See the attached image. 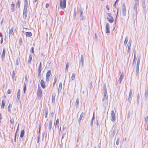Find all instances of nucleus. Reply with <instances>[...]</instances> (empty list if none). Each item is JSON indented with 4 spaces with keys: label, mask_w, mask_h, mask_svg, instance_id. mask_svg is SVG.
Returning a JSON list of instances; mask_svg holds the SVG:
<instances>
[{
    "label": "nucleus",
    "mask_w": 148,
    "mask_h": 148,
    "mask_svg": "<svg viewBox=\"0 0 148 148\" xmlns=\"http://www.w3.org/2000/svg\"><path fill=\"white\" fill-rule=\"evenodd\" d=\"M66 0H59V8L64 10L66 7Z\"/></svg>",
    "instance_id": "f257e3e1"
},
{
    "label": "nucleus",
    "mask_w": 148,
    "mask_h": 148,
    "mask_svg": "<svg viewBox=\"0 0 148 148\" xmlns=\"http://www.w3.org/2000/svg\"><path fill=\"white\" fill-rule=\"evenodd\" d=\"M103 104L104 107L107 106L108 105V100L107 95H104V97L103 99Z\"/></svg>",
    "instance_id": "f03ea898"
},
{
    "label": "nucleus",
    "mask_w": 148,
    "mask_h": 148,
    "mask_svg": "<svg viewBox=\"0 0 148 148\" xmlns=\"http://www.w3.org/2000/svg\"><path fill=\"white\" fill-rule=\"evenodd\" d=\"M108 17H107V20L110 23H112L113 22L114 18L111 15V14L109 13H107Z\"/></svg>",
    "instance_id": "7ed1b4c3"
},
{
    "label": "nucleus",
    "mask_w": 148,
    "mask_h": 148,
    "mask_svg": "<svg viewBox=\"0 0 148 148\" xmlns=\"http://www.w3.org/2000/svg\"><path fill=\"white\" fill-rule=\"evenodd\" d=\"M79 12H80V15H79V18L80 19L82 20L84 18V16L82 15V13H83V10H82V8L80 7L79 8Z\"/></svg>",
    "instance_id": "20e7f679"
},
{
    "label": "nucleus",
    "mask_w": 148,
    "mask_h": 148,
    "mask_svg": "<svg viewBox=\"0 0 148 148\" xmlns=\"http://www.w3.org/2000/svg\"><path fill=\"white\" fill-rule=\"evenodd\" d=\"M111 116L112 118L111 121H114L115 119V113L113 110L111 111Z\"/></svg>",
    "instance_id": "39448f33"
},
{
    "label": "nucleus",
    "mask_w": 148,
    "mask_h": 148,
    "mask_svg": "<svg viewBox=\"0 0 148 148\" xmlns=\"http://www.w3.org/2000/svg\"><path fill=\"white\" fill-rule=\"evenodd\" d=\"M110 25L108 23L106 24V32L107 33H110Z\"/></svg>",
    "instance_id": "423d86ee"
},
{
    "label": "nucleus",
    "mask_w": 148,
    "mask_h": 148,
    "mask_svg": "<svg viewBox=\"0 0 148 148\" xmlns=\"http://www.w3.org/2000/svg\"><path fill=\"white\" fill-rule=\"evenodd\" d=\"M140 62V58H138V60L137 62L136 63V72H138L139 71V66Z\"/></svg>",
    "instance_id": "0eeeda50"
},
{
    "label": "nucleus",
    "mask_w": 148,
    "mask_h": 148,
    "mask_svg": "<svg viewBox=\"0 0 148 148\" xmlns=\"http://www.w3.org/2000/svg\"><path fill=\"white\" fill-rule=\"evenodd\" d=\"M51 74V71L50 70H49L46 74V80L47 81H49L50 76Z\"/></svg>",
    "instance_id": "6e6552de"
},
{
    "label": "nucleus",
    "mask_w": 148,
    "mask_h": 148,
    "mask_svg": "<svg viewBox=\"0 0 148 148\" xmlns=\"http://www.w3.org/2000/svg\"><path fill=\"white\" fill-rule=\"evenodd\" d=\"M5 48H4L3 49V52H2V54L1 57V58L2 59V60L3 61L4 60V58L5 57Z\"/></svg>",
    "instance_id": "1a4fd4ad"
},
{
    "label": "nucleus",
    "mask_w": 148,
    "mask_h": 148,
    "mask_svg": "<svg viewBox=\"0 0 148 148\" xmlns=\"http://www.w3.org/2000/svg\"><path fill=\"white\" fill-rule=\"evenodd\" d=\"M56 96V94L55 93H52V102L54 103L55 101V97Z\"/></svg>",
    "instance_id": "9d476101"
},
{
    "label": "nucleus",
    "mask_w": 148,
    "mask_h": 148,
    "mask_svg": "<svg viewBox=\"0 0 148 148\" xmlns=\"http://www.w3.org/2000/svg\"><path fill=\"white\" fill-rule=\"evenodd\" d=\"M41 69H42V66H39L38 67V70H37V72H38V76L39 77L40 75Z\"/></svg>",
    "instance_id": "9b49d317"
},
{
    "label": "nucleus",
    "mask_w": 148,
    "mask_h": 148,
    "mask_svg": "<svg viewBox=\"0 0 148 148\" xmlns=\"http://www.w3.org/2000/svg\"><path fill=\"white\" fill-rule=\"evenodd\" d=\"M52 123V120H50L48 124V129L49 131H51V129Z\"/></svg>",
    "instance_id": "f8f14e48"
},
{
    "label": "nucleus",
    "mask_w": 148,
    "mask_h": 148,
    "mask_svg": "<svg viewBox=\"0 0 148 148\" xmlns=\"http://www.w3.org/2000/svg\"><path fill=\"white\" fill-rule=\"evenodd\" d=\"M42 94V92L41 89L38 87V90L37 92V95L40 97V98H41V95Z\"/></svg>",
    "instance_id": "ddd939ff"
},
{
    "label": "nucleus",
    "mask_w": 148,
    "mask_h": 148,
    "mask_svg": "<svg viewBox=\"0 0 148 148\" xmlns=\"http://www.w3.org/2000/svg\"><path fill=\"white\" fill-rule=\"evenodd\" d=\"M79 64L82 66L84 64V57L82 55L81 56L80 61H79Z\"/></svg>",
    "instance_id": "4468645a"
},
{
    "label": "nucleus",
    "mask_w": 148,
    "mask_h": 148,
    "mask_svg": "<svg viewBox=\"0 0 148 148\" xmlns=\"http://www.w3.org/2000/svg\"><path fill=\"white\" fill-rule=\"evenodd\" d=\"M40 85L44 89L45 88L46 86L44 82L42 79L40 81Z\"/></svg>",
    "instance_id": "2eb2a0df"
},
{
    "label": "nucleus",
    "mask_w": 148,
    "mask_h": 148,
    "mask_svg": "<svg viewBox=\"0 0 148 148\" xmlns=\"http://www.w3.org/2000/svg\"><path fill=\"white\" fill-rule=\"evenodd\" d=\"M103 92L104 95H107V92L106 87V86L105 84L103 85Z\"/></svg>",
    "instance_id": "dca6fc26"
},
{
    "label": "nucleus",
    "mask_w": 148,
    "mask_h": 148,
    "mask_svg": "<svg viewBox=\"0 0 148 148\" xmlns=\"http://www.w3.org/2000/svg\"><path fill=\"white\" fill-rule=\"evenodd\" d=\"M14 30V29L13 27H12L9 30V35L10 37V36H12L13 34V32Z\"/></svg>",
    "instance_id": "f3484780"
},
{
    "label": "nucleus",
    "mask_w": 148,
    "mask_h": 148,
    "mask_svg": "<svg viewBox=\"0 0 148 148\" xmlns=\"http://www.w3.org/2000/svg\"><path fill=\"white\" fill-rule=\"evenodd\" d=\"M122 10H123V14L124 15H125L126 14V7L124 5H123L122 7Z\"/></svg>",
    "instance_id": "a211bd4d"
},
{
    "label": "nucleus",
    "mask_w": 148,
    "mask_h": 148,
    "mask_svg": "<svg viewBox=\"0 0 148 148\" xmlns=\"http://www.w3.org/2000/svg\"><path fill=\"white\" fill-rule=\"evenodd\" d=\"M84 113L83 112H82L81 113V114L80 117L78 119V122H79V123L80 122V121L82 120V119L84 116Z\"/></svg>",
    "instance_id": "6ab92c4d"
},
{
    "label": "nucleus",
    "mask_w": 148,
    "mask_h": 148,
    "mask_svg": "<svg viewBox=\"0 0 148 148\" xmlns=\"http://www.w3.org/2000/svg\"><path fill=\"white\" fill-rule=\"evenodd\" d=\"M32 56L31 54H30L29 56V58L28 61V64H30L32 60Z\"/></svg>",
    "instance_id": "aec40b11"
},
{
    "label": "nucleus",
    "mask_w": 148,
    "mask_h": 148,
    "mask_svg": "<svg viewBox=\"0 0 148 148\" xmlns=\"http://www.w3.org/2000/svg\"><path fill=\"white\" fill-rule=\"evenodd\" d=\"M79 99L78 98H77L76 99V102L75 103V105L76 107V108H77L78 106V105H79Z\"/></svg>",
    "instance_id": "412c9836"
},
{
    "label": "nucleus",
    "mask_w": 148,
    "mask_h": 148,
    "mask_svg": "<svg viewBox=\"0 0 148 148\" xmlns=\"http://www.w3.org/2000/svg\"><path fill=\"white\" fill-rule=\"evenodd\" d=\"M26 35L27 36L31 37L32 36V34L30 32H27L26 33Z\"/></svg>",
    "instance_id": "4be33fe9"
},
{
    "label": "nucleus",
    "mask_w": 148,
    "mask_h": 148,
    "mask_svg": "<svg viewBox=\"0 0 148 148\" xmlns=\"http://www.w3.org/2000/svg\"><path fill=\"white\" fill-rule=\"evenodd\" d=\"M15 5L14 3H12L11 5V9L12 12H13L14 10V6Z\"/></svg>",
    "instance_id": "5701e85b"
},
{
    "label": "nucleus",
    "mask_w": 148,
    "mask_h": 148,
    "mask_svg": "<svg viewBox=\"0 0 148 148\" xmlns=\"http://www.w3.org/2000/svg\"><path fill=\"white\" fill-rule=\"evenodd\" d=\"M25 133L24 130H23L21 131L20 137L21 138H22L24 136V135Z\"/></svg>",
    "instance_id": "b1692460"
},
{
    "label": "nucleus",
    "mask_w": 148,
    "mask_h": 148,
    "mask_svg": "<svg viewBox=\"0 0 148 148\" xmlns=\"http://www.w3.org/2000/svg\"><path fill=\"white\" fill-rule=\"evenodd\" d=\"M69 67V62H67L66 64V68L65 69V71L66 73H67L68 72V68Z\"/></svg>",
    "instance_id": "393cba45"
},
{
    "label": "nucleus",
    "mask_w": 148,
    "mask_h": 148,
    "mask_svg": "<svg viewBox=\"0 0 148 148\" xmlns=\"http://www.w3.org/2000/svg\"><path fill=\"white\" fill-rule=\"evenodd\" d=\"M62 88V82H60L59 84V85L58 88V91H59L60 90H61Z\"/></svg>",
    "instance_id": "a878e982"
},
{
    "label": "nucleus",
    "mask_w": 148,
    "mask_h": 148,
    "mask_svg": "<svg viewBox=\"0 0 148 148\" xmlns=\"http://www.w3.org/2000/svg\"><path fill=\"white\" fill-rule=\"evenodd\" d=\"M5 102H4L3 101V100L2 101L1 103V108H4V107L5 105Z\"/></svg>",
    "instance_id": "bb28decb"
},
{
    "label": "nucleus",
    "mask_w": 148,
    "mask_h": 148,
    "mask_svg": "<svg viewBox=\"0 0 148 148\" xmlns=\"http://www.w3.org/2000/svg\"><path fill=\"white\" fill-rule=\"evenodd\" d=\"M11 109V103H10L8 105V111L9 112H10Z\"/></svg>",
    "instance_id": "cd10ccee"
},
{
    "label": "nucleus",
    "mask_w": 148,
    "mask_h": 148,
    "mask_svg": "<svg viewBox=\"0 0 148 148\" xmlns=\"http://www.w3.org/2000/svg\"><path fill=\"white\" fill-rule=\"evenodd\" d=\"M59 123V120L58 119H57L55 123L54 124L55 125V127H56L57 125L58 126V124Z\"/></svg>",
    "instance_id": "c85d7f7f"
},
{
    "label": "nucleus",
    "mask_w": 148,
    "mask_h": 148,
    "mask_svg": "<svg viewBox=\"0 0 148 148\" xmlns=\"http://www.w3.org/2000/svg\"><path fill=\"white\" fill-rule=\"evenodd\" d=\"M71 78L72 80H74L75 79V75L74 73L72 74Z\"/></svg>",
    "instance_id": "c756f323"
},
{
    "label": "nucleus",
    "mask_w": 148,
    "mask_h": 148,
    "mask_svg": "<svg viewBox=\"0 0 148 148\" xmlns=\"http://www.w3.org/2000/svg\"><path fill=\"white\" fill-rule=\"evenodd\" d=\"M27 8H24L23 11V13H24V14L27 13Z\"/></svg>",
    "instance_id": "7c9ffc66"
},
{
    "label": "nucleus",
    "mask_w": 148,
    "mask_h": 148,
    "mask_svg": "<svg viewBox=\"0 0 148 148\" xmlns=\"http://www.w3.org/2000/svg\"><path fill=\"white\" fill-rule=\"evenodd\" d=\"M23 16L24 19H26L27 16V13H23Z\"/></svg>",
    "instance_id": "2f4dec72"
},
{
    "label": "nucleus",
    "mask_w": 148,
    "mask_h": 148,
    "mask_svg": "<svg viewBox=\"0 0 148 148\" xmlns=\"http://www.w3.org/2000/svg\"><path fill=\"white\" fill-rule=\"evenodd\" d=\"M45 118H47V115L48 114V110L47 109L46 110L45 112Z\"/></svg>",
    "instance_id": "473e14b6"
},
{
    "label": "nucleus",
    "mask_w": 148,
    "mask_h": 148,
    "mask_svg": "<svg viewBox=\"0 0 148 148\" xmlns=\"http://www.w3.org/2000/svg\"><path fill=\"white\" fill-rule=\"evenodd\" d=\"M128 41V38H127L126 37L125 40L124 42V43L125 44H126L127 43Z\"/></svg>",
    "instance_id": "72a5a7b5"
},
{
    "label": "nucleus",
    "mask_w": 148,
    "mask_h": 148,
    "mask_svg": "<svg viewBox=\"0 0 148 148\" xmlns=\"http://www.w3.org/2000/svg\"><path fill=\"white\" fill-rule=\"evenodd\" d=\"M10 122L11 124H13L14 123V119L13 118H12L11 119Z\"/></svg>",
    "instance_id": "f704fd0d"
},
{
    "label": "nucleus",
    "mask_w": 148,
    "mask_h": 148,
    "mask_svg": "<svg viewBox=\"0 0 148 148\" xmlns=\"http://www.w3.org/2000/svg\"><path fill=\"white\" fill-rule=\"evenodd\" d=\"M22 43V39L21 38H19V43L20 45H21Z\"/></svg>",
    "instance_id": "c9c22d12"
},
{
    "label": "nucleus",
    "mask_w": 148,
    "mask_h": 148,
    "mask_svg": "<svg viewBox=\"0 0 148 148\" xmlns=\"http://www.w3.org/2000/svg\"><path fill=\"white\" fill-rule=\"evenodd\" d=\"M25 4L24 6V8H27V7L28 6V3H24Z\"/></svg>",
    "instance_id": "e433bc0d"
},
{
    "label": "nucleus",
    "mask_w": 148,
    "mask_h": 148,
    "mask_svg": "<svg viewBox=\"0 0 148 148\" xmlns=\"http://www.w3.org/2000/svg\"><path fill=\"white\" fill-rule=\"evenodd\" d=\"M15 75V72L14 71H13L12 72V78H14Z\"/></svg>",
    "instance_id": "4c0bfd02"
},
{
    "label": "nucleus",
    "mask_w": 148,
    "mask_h": 148,
    "mask_svg": "<svg viewBox=\"0 0 148 148\" xmlns=\"http://www.w3.org/2000/svg\"><path fill=\"white\" fill-rule=\"evenodd\" d=\"M132 95V90H130L129 93V97L130 98Z\"/></svg>",
    "instance_id": "58836bf2"
},
{
    "label": "nucleus",
    "mask_w": 148,
    "mask_h": 148,
    "mask_svg": "<svg viewBox=\"0 0 148 148\" xmlns=\"http://www.w3.org/2000/svg\"><path fill=\"white\" fill-rule=\"evenodd\" d=\"M56 81H57L56 78V77H55L54 78V82H53V86H54V85L56 83Z\"/></svg>",
    "instance_id": "ea45409f"
},
{
    "label": "nucleus",
    "mask_w": 148,
    "mask_h": 148,
    "mask_svg": "<svg viewBox=\"0 0 148 148\" xmlns=\"http://www.w3.org/2000/svg\"><path fill=\"white\" fill-rule=\"evenodd\" d=\"M73 16L74 18H76V12L75 11H74Z\"/></svg>",
    "instance_id": "a19ab883"
},
{
    "label": "nucleus",
    "mask_w": 148,
    "mask_h": 148,
    "mask_svg": "<svg viewBox=\"0 0 148 148\" xmlns=\"http://www.w3.org/2000/svg\"><path fill=\"white\" fill-rule=\"evenodd\" d=\"M26 90V84L25 83H24V93L25 92V91Z\"/></svg>",
    "instance_id": "79ce46f5"
},
{
    "label": "nucleus",
    "mask_w": 148,
    "mask_h": 148,
    "mask_svg": "<svg viewBox=\"0 0 148 148\" xmlns=\"http://www.w3.org/2000/svg\"><path fill=\"white\" fill-rule=\"evenodd\" d=\"M17 4V5L18 6V7L19 8L20 7V5L19 0H18Z\"/></svg>",
    "instance_id": "37998d69"
},
{
    "label": "nucleus",
    "mask_w": 148,
    "mask_h": 148,
    "mask_svg": "<svg viewBox=\"0 0 148 148\" xmlns=\"http://www.w3.org/2000/svg\"><path fill=\"white\" fill-rule=\"evenodd\" d=\"M30 51L32 53H33L34 52V48L32 47L31 48L30 50Z\"/></svg>",
    "instance_id": "c03bdc74"
},
{
    "label": "nucleus",
    "mask_w": 148,
    "mask_h": 148,
    "mask_svg": "<svg viewBox=\"0 0 148 148\" xmlns=\"http://www.w3.org/2000/svg\"><path fill=\"white\" fill-rule=\"evenodd\" d=\"M11 89H8L7 91V93L8 94H10L11 93Z\"/></svg>",
    "instance_id": "a18cd8bd"
},
{
    "label": "nucleus",
    "mask_w": 148,
    "mask_h": 148,
    "mask_svg": "<svg viewBox=\"0 0 148 148\" xmlns=\"http://www.w3.org/2000/svg\"><path fill=\"white\" fill-rule=\"evenodd\" d=\"M145 121L146 122H147L148 121V116H147L146 117L145 119Z\"/></svg>",
    "instance_id": "49530a36"
},
{
    "label": "nucleus",
    "mask_w": 148,
    "mask_h": 148,
    "mask_svg": "<svg viewBox=\"0 0 148 148\" xmlns=\"http://www.w3.org/2000/svg\"><path fill=\"white\" fill-rule=\"evenodd\" d=\"M2 119V115L1 113H0V124L1 123V120Z\"/></svg>",
    "instance_id": "de8ad7c7"
},
{
    "label": "nucleus",
    "mask_w": 148,
    "mask_h": 148,
    "mask_svg": "<svg viewBox=\"0 0 148 148\" xmlns=\"http://www.w3.org/2000/svg\"><path fill=\"white\" fill-rule=\"evenodd\" d=\"M20 98V96H17L16 100L17 101H19Z\"/></svg>",
    "instance_id": "09e8293b"
},
{
    "label": "nucleus",
    "mask_w": 148,
    "mask_h": 148,
    "mask_svg": "<svg viewBox=\"0 0 148 148\" xmlns=\"http://www.w3.org/2000/svg\"><path fill=\"white\" fill-rule=\"evenodd\" d=\"M119 138H118L117 140V141H116V145H118L119 143Z\"/></svg>",
    "instance_id": "8fccbe9b"
},
{
    "label": "nucleus",
    "mask_w": 148,
    "mask_h": 148,
    "mask_svg": "<svg viewBox=\"0 0 148 148\" xmlns=\"http://www.w3.org/2000/svg\"><path fill=\"white\" fill-rule=\"evenodd\" d=\"M66 133H64L62 135V139L64 138V136L66 135Z\"/></svg>",
    "instance_id": "3c124183"
},
{
    "label": "nucleus",
    "mask_w": 148,
    "mask_h": 148,
    "mask_svg": "<svg viewBox=\"0 0 148 148\" xmlns=\"http://www.w3.org/2000/svg\"><path fill=\"white\" fill-rule=\"evenodd\" d=\"M16 64L17 65H18L19 64V63H18V59H17L16 60Z\"/></svg>",
    "instance_id": "603ef678"
},
{
    "label": "nucleus",
    "mask_w": 148,
    "mask_h": 148,
    "mask_svg": "<svg viewBox=\"0 0 148 148\" xmlns=\"http://www.w3.org/2000/svg\"><path fill=\"white\" fill-rule=\"evenodd\" d=\"M40 138V134L39 135H38V141L37 142L38 143L39 142V140Z\"/></svg>",
    "instance_id": "864d4df0"
},
{
    "label": "nucleus",
    "mask_w": 148,
    "mask_h": 148,
    "mask_svg": "<svg viewBox=\"0 0 148 148\" xmlns=\"http://www.w3.org/2000/svg\"><path fill=\"white\" fill-rule=\"evenodd\" d=\"M16 132L15 134V138H14V141L15 142H16Z\"/></svg>",
    "instance_id": "5fc2aeb1"
},
{
    "label": "nucleus",
    "mask_w": 148,
    "mask_h": 148,
    "mask_svg": "<svg viewBox=\"0 0 148 148\" xmlns=\"http://www.w3.org/2000/svg\"><path fill=\"white\" fill-rule=\"evenodd\" d=\"M49 6V4L48 3H47L46 4L45 7L46 8H47Z\"/></svg>",
    "instance_id": "6e6d98bb"
},
{
    "label": "nucleus",
    "mask_w": 148,
    "mask_h": 148,
    "mask_svg": "<svg viewBox=\"0 0 148 148\" xmlns=\"http://www.w3.org/2000/svg\"><path fill=\"white\" fill-rule=\"evenodd\" d=\"M19 124L18 123V127H17V130H16V132H17V131L18 130V128H19Z\"/></svg>",
    "instance_id": "4d7b16f0"
},
{
    "label": "nucleus",
    "mask_w": 148,
    "mask_h": 148,
    "mask_svg": "<svg viewBox=\"0 0 148 148\" xmlns=\"http://www.w3.org/2000/svg\"><path fill=\"white\" fill-rule=\"evenodd\" d=\"M45 133H43L42 134V140L43 139Z\"/></svg>",
    "instance_id": "13d9d810"
},
{
    "label": "nucleus",
    "mask_w": 148,
    "mask_h": 148,
    "mask_svg": "<svg viewBox=\"0 0 148 148\" xmlns=\"http://www.w3.org/2000/svg\"><path fill=\"white\" fill-rule=\"evenodd\" d=\"M93 120H91L90 121V124L91 126L93 125Z\"/></svg>",
    "instance_id": "bf43d9fd"
},
{
    "label": "nucleus",
    "mask_w": 148,
    "mask_h": 148,
    "mask_svg": "<svg viewBox=\"0 0 148 148\" xmlns=\"http://www.w3.org/2000/svg\"><path fill=\"white\" fill-rule=\"evenodd\" d=\"M3 38H1V44H2L3 42Z\"/></svg>",
    "instance_id": "052dcab7"
},
{
    "label": "nucleus",
    "mask_w": 148,
    "mask_h": 148,
    "mask_svg": "<svg viewBox=\"0 0 148 148\" xmlns=\"http://www.w3.org/2000/svg\"><path fill=\"white\" fill-rule=\"evenodd\" d=\"M106 9H107V10H110L109 8L108 7L107 5L106 6Z\"/></svg>",
    "instance_id": "680f3d73"
},
{
    "label": "nucleus",
    "mask_w": 148,
    "mask_h": 148,
    "mask_svg": "<svg viewBox=\"0 0 148 148\" xmlns=\"http://www.w3.org/2000/svg\"><path fill=\"white\" fill-rule=\"evenodd\" d=\"M138 0H135V1L136 2V4L137 3L138 4Z\"/></svg>",
    "instance_id": "e2e57ef3"
},
{
    "label": "nucleus",
    "mask_w": 148,
    "mask_h": 148,
    "mask_svg": "<svg viewBox=\"0 0 148 148\" xmlns=\"http://www.w3.org/2000/svg\"><path fill=\"white\" fill-rule=\"evenodd\" d=\"M41 125V123H40V124H39V129H40Z\"/></svg>",
    "instance_id": "0e129e2a"
},
{
    "label": "nucleus",
    "mask_w": 148,
    "mask_h": 148,
    "mask_svg": "<svg viewBox=\"0 0 148 148\" xmlns=\"http://www.w3.org/2000/svg\"><path fill=\"white\" fill-rule=\"evenodd\" d=\"M130 46H131V43L130 44V45L128 46V49L130 50Z\"/></svg>",
    "instance_id": "69168bd1"
},
{
    "label": "nucleus",
    "mask_w": 148,
    "mask_h": 148,
    "mask_svg": "<svg viewBox=\"0 0 148 148\" xmlns=\"http://www.w3.org/2000/svg\"><path fill=\"white\" fill-rule=\"evenodd\" d=\"M135 57H136V55L135 54H134V60H133V62L134 61L135 58Z\"/></svg>",
    "instance_id": "338daca9"
},
{
    "label": "nucleus",
    "mask_w": 148,
    "mask_h": 148,
    "mask_svg": "<svg viewBox=\"0 0 148 148\" xmlns=\"http://www.w3.org/2000/svg\"><path fill=\"white\" fill-rule=\"evenodd\" d=\"M28 0H25L24 3H28Z\"/></svg>",
    "instance_id": "774afa93"
}]
</instances>
